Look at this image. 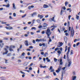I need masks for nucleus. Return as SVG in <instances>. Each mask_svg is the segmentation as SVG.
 I'll return each mask as SVG.
<instances>
[{"label":"nucleus","mask_w":80,"mask_h":80,"mask_svg":"<svg viewBox=\"0 0 80 80\" xmlns=\"http://www.w3.org/2000/svg\"><path fill=\"white\" fill-rule=\"evenodd\" d=\"M46 34H47L48 37L49 38V37H50V35H51L52 32H51L50 30V29H48L46 30Z\"/></svg>","instance_id":"1"},{"label":"nucleus","mask_w":80,"mask_h":80,"mask_svg":"<svg viewBox=\"0 0 80 80\" xmlns=\"http://www.w3.org/2000/svg\"><path fill=\"white\" fill-rule=\"evenodd\" d=\"M62 69V67L60 66H59L58 67V70H56V72L58 73L59 72H60V71L61 70V69Z\"/></svg>","instance_id":"2"},{"label":"nucleus","mask_w":80,"mask_h":80,"mask_svg":"<svg viewBox=\"0 0 80 80\" xmlns=\"http://www.w3.org/2000/svg\"><path fill=\"white\" fill-rule=\"evenodd\" d=\"M59 49H60V51H61V52H62V50H63V48H57L55 49V51H58Z\"/></svg>","instance_id":"3"},{"label":"nucleus","mask_w":80,"mask_h":80,"mask_svg":"<svg viewBox=\"0 0 80 80\" xmlns=\"http://www.w3.org/2000/svg\"><path fill=\"white\" fill-rule=\"evenodd\" d=\"M74 33V30H73V29L72 28V30L71 31V36L72 37H73Z\"/></svg>","instance_id":"4"},{"label":"nucleus","mask_w":80,"mask_h":80,"mask_svg":"<svg viewBox=\"0 0 80 80\" xmlns=\"http://www.w3.org/2000/svg\"><path fill=\"white\" fill-rule=\"evenodd\" d=\"M70 47H68V52L66 53V55H67V56L68 57V55L69 54V52H70Z\"/></svg>","instance_id":"5"},{"label":"nucleus","mask_w":80,"mask_h":80,"mask_svg":"<svg viewBox=\"0 0 80 80\" xmlns=\"http://www.w3.org/2000/svg\"><path fill=\"white\" fill-rule=\"evenodd\" d=\"M5 51H6L5 53V52H3V55H5V54H7V53H8V50H7V49L6 48H4Z\"/></svg>","instance_id":"6"},{"label":"nucleus","mask_w":80,"mask_h":80,"mask_svg":"<svg viewBox=\"0 0 80 80\" xmlns=\"http://www.w3.org/2000/svg\"><path fill=\"white\" fill-rule=\"evenodd\" d=\"M43 7L44 8H48L49 6L47 4H44L43 5Z\"/></svg>","instance_id":"7"},{"label":"nucleus","mask_w":80,"mask_h":80,"mask_svg":"<svg viewBox=\"0 0 80 80\" xmlns=\"http://www.w3.org/2000/svg\"><path fill=\"white\" fill-rule=\"evenodd\" d=\"M15 46L13 45L11 46L10 47V51H13V49L12 48H15Z\"/></svg>","instance_id":"8"},{"label":"nucleus","mask_w":80,"mask_h":80,"mask_svg":"<svg viewBox=\"0 0 80 80\" xmlns=\"http://www.w3.org/2000/svg\"><path fill=\"white\" fill-rule=\"evenodd\" d=\"M38 17H39L40 19H42V18H43V16L42 15L38 14Z\"/></svg>","instance_id":"9"},{"label":"nucleus","mask_w":80,"mask_h":80,"mask_svg":"<svg viewBox=\"0 0 80 80\" xmlns=\"http://www.w3.org/2000/svg\"><path fill=\"white\" fill-rule=\"evenodd\" d=\"M28 40H26L25 41V43L26 46H28Z\"/></svg>","instance_id":"10"},{"label":"nucleus","mask_w":80,"mask_h":80,"mask_svg":"<svg viewBox=\"0 0 80 80\" xmlns=\"http://www.w3.org/2000/svg\"><path fill=\"white\" fill-rule=\"evenodd\" d=\"M40 42H45L46 41V39H40Z\"/></svg>","instance_id":"11"},{"label":"nucleus","mask_w":80,"mask_h":80,"mask_svg":"<svg viewBox=\"0 0 80 80\" xmlns=\"http://www.w3.org/2000/svg\"><path fill=\"white\" fill-rule=\"evenodd\" d=\"M68 67H70V65L72 64V62L71 61H68Z\"/></svg>","instance_id":"12"},{"label":"nucleus","mask_w":80,"mask_h":80,"mask_svg":"<svg viewBox=\"0 0 80 80\" xmlns=\"http://www.w3.org/2000/svg\"><path fill=\"white\" fill-rule=\"evenodd\" d=\"M0 79L1 80H6V79L4 77H0Z\"/></svg>","instance_id":"13"},{"label":"nucleus","mask_w":80,"mask_h":80,"mask_svg":"<svg viewBox=\"0 0 80 80\" xmlns=\"http://www.w3.org/2000/svg\"><path fill=\"white\" fill-rule=\"evenodd\" d=\"M23 65L24 67H26L28 65V63L27 62H25L23 64Z\"/></svg>","instance_id":"14"},{"label":"nucleus","mask_w":80,"mask_h":80,"mask_svg":"<svg viewBox=\"0 0 80 80\" xmlns=\"http://www.w3.org/2000/svg\"><path fill=\"white\" fill-rule=\"evenodd\" d=\"M13 8V10H15V9H16V7H15V3H13L12 4Z\"/></svg>","instance_id":"15"},{"label":"nucleus","mask_w":80,"mask_h":80,"mask_svg":"<svg viewBox=\"0 0 80 80\" xmlns=\"http://www.w3.org/2000/svg\"><path fill=\"white\" fill-rule=\"evenodd\" d=\"M46 60H47V62H50V59H49L48 58H46Z\"/></svg>","instance_id":"16"},{"label":"nucleus","mask_w":80,"mask_h":80,"mask_svg":"<svg viewBox=\"0 0 80 80\" xmlns=\"http://www.w3.org/2000/svg\"><path fill=\"white\" fill-rule=\"evenodd\" d=\"M72 80H75V79H76V78H77V77H76V76H72Z\"/></svg>","instance_id":"17"},{"label":"nucleus","mask_w":80,"mask_h":80,"mask_svg":"<svg viewBox=\"0 0 80 80\" xmlns=\"http://www.w3.org/2000/svg\"><path fill=\"white\" fill-rule=\"evenodd\" d=\"M60 65H62L63 64V62H62V58L60 59Z\"/></svg>","instance_id":"18"},{"label":"nucleus","mask_w":80,"mask_h":80,"mask_svg":"<svg viewBox=\"0 0 80 80\" xmlns=\"http://www.w3.org/2000/svg\"><path fill=\"white\" fill-rule=\"evenodd\" d=\"M64 40L65 42L66 43L67 41V37H65L64 38Z\"/></svg>","instance_id":"19"},{"label":"nucleus","mask_w":80,"mask_h":80,"mask_svg":"<svg viewBox=\"0 0 80 80\" xmlns=\"http://www.w3.org/2000/svg\"><path fill=\"white\" fill-rule=\"evenodd\" d=\"M68 2L66 1L65 3V6L67 7V5H68Z\"/></svg>","instance_id":"20"},{"label":"nucleus","mask_w":80,"mask_h":80,"mask_svg":"<svg viewBox=\"0 0 80 80\" xmlns=\"http://www.w3.org/2000/svg\"><path fill=\"white\" fill-rule=\"evenodd\" d=\"M68 10L69 11V12H72V9H71V8H70L67 9V11H68Z\"/></svg>","instance_id":"21"},{"label":"nucleus","mask_w":80,"mask_h":80,"mask_svg":"<svg viewBox=\"0 0 80 80\" xmlns=\"http://www.w3.org/2000/svg\"><path fill=\"white\" fill-rule=\"evenodd\" d=\"M20 58H21V59H23L24 58H25V56H20Z\"/></svg>","instance_id":"22"},{"label":"nucleus","mask_w":80,"mask_h":80,"mask_svg":"<svg viewBox=\"0 0 80 80\" xmlns=\"http://www.w3.org/2000/svg\"><path fill=\"white\" fill-rule=\"evenodd\" d=\"M4 45V44L3 43H2V45L0 43V47H1V48H2L3 47V46Z\"/></svg>","instance_id":"23"},{"label":"nucleus","mask_w":80,"mask_h":80,"mask_svg":"<svg viewBox=\"0 0 80 80\" xmlns=\"http://www.w3.org/2000/svg\"><path fill=\"white\" fill-rule=\"evenodd\" d=\"M36 22H38V23H40L41 22V21H40V20L39 19H38L36 20Z\"/></svg>","instance_id":"24"},{"label":"nucleus","mask_w":80,"mask_h":80,"mask_svg":"<svg viewBox=\"0 0 80 80\" xmlns=\"http://www.w3.org/2000/svg\"><path fill=\"white\" fill-rule=\"evenodd\" d=\"M52 21H53V22H56V21L54 19V17H53L52 18Z\"/></svg>","instance_id":"25"},{"label":"nucleus","mask_w":80,"mask_h":80,"mask_svg":"<svg viewBox=\"0 0 80 80\" xmlns=\"http://www.w3.org/2000/svg\"><path fill=\"white\" fill-rule=\"evenodd\" d=\"M20 72L21 73H22V74H23L24 75H25V72H23L22 71H20Z\"/></svg>","instance_id":"26"},{"label":"nucleus","mask_w":80,"mask_h":80,"mask_svg":"<svg viewBox=\"0 0 80 80\" xmlns=\"http://www.w3.org/2000/svg\"><path fill=\"white\" fill-rule=\"evenodd\" d=\"M5 2H6L7 3H9V1L8 0H4Z\"/></svg>","instance_id":"27"},{"label":"nucleus","mask_w":80,"mask_h":80,"mask_svg":"<svg viewBox=\"0 0 80 80\" xmlns=\"http://www.w3.org/2000/svg\"><path fill=\"white\" fill-rule=\"evenodd\" d=\"M48 38H49V42H52V39H51V38H50V36H49V38L48 37Z\"/></svg>","instance_id":"28"},{"label":"nucleus","mask_w":80,"mask_h":80,"mask_svg":"<svg viewBox=\"0 0 80 80\" xmlns=\"http://www.w3.org/2000/svg\"><path fill=\"white\" fill-rule=\"evenodd\" d=\"M54 62H57V60H58V59H56V58H54Z\"/></svg>","instance_id":"29"},{"label":"nucleus","mask_w":80,"mask_h":80,"mask_svg":"<svg viewBox=\"0 0 80 80\" xmlns=\"http://www.w3.org/2000/svg\"><path fill=\"white\" fill-rule=\"evenodd\" d=\"M61 52H62V51H60V50H58V54H59V55L60 54H61Z\"/></svg>","instance_id":"30"},{"label":"nucleus","mask_w":80,"mask_h":80,"mask_svg":"<svg viewBox=\"0 0 80 80\" xmlns=\"http://www.w3.org/2000/svg\"><path fill=\"white\" fill-rule=\"evenodd\" d=\"M76 16L77 19V20H79V16L76 15Z\"/></svg>","instance_id":"31"},{"label":"nucleus","mask_w":80,"mask_h":80,"mask_svg":"<svg viewBox=\"0 0 80 80\" xmlns=\"http://www.w3.org/2000/svg\"><path fill=\"white\" fill-rule=\"evenodd\" d=\"M43 27L44 28H43V29H44V30H45V29L47 28V26H46L45 25H43Z\"/></svg>","instance_id":"32"},{"label":"nucleus","mask_w":80,"mask_h":80,"mask_svg":"<svg viewBox=\"0 0 80 80\" xmlns=\"http://www.w3.org/2000/svg\"><path fill=\"white\" fill-rule=\"evenodd\" d=\"M73 50H71V53L70 55H73Z\"/></svg>","instance_id":"33"},{"label":"nucleus","mask_w":80,"mask_h":80,"mask_svg":"<svg viewBox=\"0 0 80 80\" xmlns=\"http://www.w3.org/2000/svg\"><path fill=\"white\" fill-rule=\"evenodd\" d=\"M62 12H64V11L62 10L61 11V12H60V15H62Z\"/></svg>","instance_id":"34"},{"label":"nucleus","mask_w":80,"mask_h":80,"mask_svg":"<svg viewBox=\"0 0 80 80\" xmlns=\"http://www.w3.org/2000/svg\"><path fill=\"white\" fill-rule=\"evenodd\" d=\"M36 28H35V27H32L31 28V30H36Z\"/></svg>","instance_id":"35"},{"label":"nucleus","mask_w":80,"mask_h":80,"mask_svg":"<svg viewBox=\"0 0 80 80\" xmlns=\"http://www.w3.org/2000/svg\"><path fill=\"white\" fill-rule=\"evenodd\" d=\"M8 3V4H7V5L6 6V7H9V6H10V4H9V3Z\"/></svg>","instance_id":"36"},{"label":"nucleus","mask_w":80,"mask_h":80,"mask_svg":"<svg viewBox=\"0 0 80 80\" xmlns=\"http://www.w3.org/2000/svg\"><path fill=\"white\" fill-rule=\"evenodd\" d=\"M68 30L69 31H70L71 30V27H70L69 26H68Z\"/></svg>","instance_id":"37"},{"label":"nucleus","mask_w":80,"mask_h":80,"mask_svg":"<svg viewBox=\"0 0 80 80\" xmlns=\"http://www.w3.org/2000/svg\"><path fill=\"white\" fill-rule=\"evenodd\" d=\"M65 35L66 36H68L69 35V34L68 32H66L65 33Z\"/></svg>","instance_id":"38"},{"label":"nucleus","mask_w":80,"mask_h":80,"mask_svg":"<svg viewBox=\"0 0 80 80\" xmlns=\"http://www.w3.org/2000/svg\"><path fill=\"white\" fill-rule=\"evenodd\" d=\"M55 71V70L53 69H52L51 71V72H53Z\"/></svg>","instance_id":"39"},{"label":"nucleus","mask_w":80,"mask_h":80,"mask_svg":"<svg viewBox=\"0 0 80 80\" xmlns=\"http://www.w3.org/2000/svg\"><path fill=\"white\" fill-rule=\"evenodd\" d=\"M26 15H27V14H25L24 16H22V18H24V17H26Z\"/></svg>","instance_id":"40"},{"label":"nucleus","mask_w":80,"mask_h":80,"mask_svg":"<svg viewBox=\"0 0 80 80\" xmlns=\"http://www.w3.org/2000/svg\"><path fill=\"white\" fill-rule=\"evenodd\" d=\"M35 19H33L32 20V23L33 24V23H35Z\"/></svg>","instance_id":"41"},{"label":"nucleus","mask_w":80,"mask_h":80,"mask_svg":"<svg viewBox=\"0 0 80 80\" xmlns=\"http://www.w3.org/2000/svg\"><path fill=\"white\" fill-rule=\"evenodd\" d=\"M25 52H23L22 54V56H24V55H25Z\"/></svg>","instance_id":"42"},{"label":"nucleus","mask_w":80,"mask_h":80,"mask_svg":"<svg viewBox=\"0 0 80 80\" xmlns=\"http://www.w3.org/2000/svg\"><path fill=\"white\" fill-rule=\"evenodd\" d=\"M80 45V42H78V43H77L76 44V46H78V45Z\"/></svg>","instance_id":"43"},{"label":"nucleus","mask_w":80,"mask_h":80,"mask_svg":"<svg viewBox=\"0 0 80 80\" xmlns=\"http://www.w3.org/2000/svg\"><path fill=\"white\" fill-rule=\"evenodd\" d=\"M6 23H7V22H2V24H5Z\"/></svg>","instance_id":"44"},{"label":"nucleus","mask_w":80,"mask_h":80,"mask_svg":"<svg viewBox=\"0 0 80 80\" xmlns=\"http://www.w3.org/2000/svg\"><path fill=\"white\" fill-rule=\"evenodd\" d=\"M13 16H14V17H16V13H13Z\"/></svg>","instance_id":"45"},{"label":"nucleus","mask_w":80,"mask_h":80,"mask_svg":"<svg viewBox=\"0 0 80 80\" xmlns=\"http://www.w3.org/2000/svg\"><path fill=\"white\" fill-rule=\"evenodd\" d=\"M48 55V53H47V52H46L44 54V55L45 56V57H46V55Z\"/></svg>","instance_id":"46"},{"label":"nucleus","mask_w":80,"mask_h":80,"mask_svg":"<svg viewBox=\"0 0 80 80\" xmlns=\"http://www.w3.org/2000/svg\"><path fill=\"white\" fill-rule=\"evenodd\" d=\"M49 7H50L51 8H52V5H51V4H49Z\"/></svg>","instance_id":"47"},{"label":"nucleus","mask_w":80,"mask_h":80,"mask_svg":"<svg viewBox=\"0 0 80 80\" xmlns=\"http://www.w3.org/2000/svg\"><path fill=\"white\" fill-rule=\"evenodd\" d=\"M60 46H60V44H58V45H57V47L60 48Z\"/></svg>","instance_id":"48"},{"label":"nucleus","mask_w":80,"mask_h":80,"mask_svg":"<svg viewBox=\"0 0 80 80\" xmlns=\"http://www.w3.org/2000/svg\"><path fill=\"white\" fill-rule=\"evenodd\" d=\"M52 68H53V67H52V66H51L50 68L49 69V70H52Z\"/></svg>","instance_id":"49"},{"label":"nucleus","mask_w":80,"mask_h":80,"mask_svg":"<svg viewBox=\"0 0 80 80\" xmlns=\"http://www.w3.org/2000/svg\"><path fill=\"white\" fill-rule=\"evenodd\" d=\"M33 63H31V64H30V65H29V67H31V66H32V65H33Z\"/></svg>","instance_id":"50"},{"label":"nucleus","mask_w":80,"mask_h":80,"mask_svg":"<svg viewBox=\"0 0 80 80\" xmlns=\"http://www.w3.org/2000/svg\"><path fill=\"white\" fill-rule=\"evenodd\" d=\"M36 42H40V39L39 40L38 39H37L36 40Z\"/></svg>","instance_id":"51"},{"label":"nucleus","mask_w":80,"mask_h":80,"mask_svg":"<svg viewBox=\"0 0 80 80\" xmlns=\"http://www.w3.org/2000/svg\"><path fill=\"white\" fill-rule=\"evenodd\" d=\"M28 8L29 10H31V7H30V6H29V7H28Z\"/></svg>","instance_id":"52"},{"label":"nucleus","mask_w":80,"mask_h":80,"mask_svg":"<svg viewBox=\"0 0 80 80\" xmlns=\"http://www.w3.org/2000/svg\"><path fill=\"white\" fill-rule=\"evenodd\" d=\"M30 33L31 35H34V33L33 32H31Z\"/></svg>","instance_id":"53"},{"label":"nucleus","mask_w":80,"mask_h":80,"mask_svg":"<svg viewBox=\"0 0 80 80\" xmlns=\"http://www.w3.org/2000/svg\"><path fill=\"white\" fill-rule=\"evenodd\" d=\"M63 9L64 10H66V8H65V7H63Z\"/></svg>","instance_id":"54"},{"label":"nucleus","mask_w":80,"mask_h":80,"mask_svg":"<svg viewBox=\"0 0 80 80\" xmlns=\"http://www.w3.org/2000/svg\"><path fill=\"white\" fill-rule=\"evenodd\" d=\"M42 25H40L38 26L39 28H42Z\"/></svg>","instance_id":"55"},{"label":"nucleus","mask_w":80,"mask_h":80,"mask_svg":"<svg viewBox=\"0 0 80 80\" xmlns=\"http://www.w3.org/2000/svg\"><path fill=\"white\" fill-rule=\"evenodd\" d=\"M70 17H71V16L69 15L68 17V19L69 20H70Z\"/></svg>","instance_id":"56"},{"label":"nucleus","mask_w":80,"mask_h":80,"mask_svg":"<svg viewBox=\"0 0 80 80\" xmlns=\"http://www.w3.org/2000/svg\"><path fill=\"white\" fill-rule=\"evenodd\" d=\"M49 21H50V22H52V18H50L49 19Z\"/></svg>","instance_id":"57"},{"label":"nucleus","mask_w":80,"mask_h":80,"mask_svg":"<svg viewBox=\"0 0 80 80\" xmlns=\"http://www.w3.org/2000/svg\"><path fill=\"white\" fill-rule=\"evenodd\" d=\"M42 45H43V46L44 47H45V46H46L45 45V44L43 43L42 44Z\"/></svg>","instance_id":"58"},{"label":"nucleus","mask_w":80,"mask_h":80,"mask_svg":"<svg viewBox=\"0 0 80 80\" xmlns=\"http://www.w3.org/2000/svg\"><path fill=\"white\" fill-rule=\"evenodd\" d=\"M53 74L54 75V76H56V73H55V72H53Z\"/></svg>","instance_id":"59"},{"label":"nucleus","mask_w":80,"mask_h":80,"mask_svg":"<svg viewBox=\"0 0 80 80\" xmlns=\"http://www.w3.org/2000/svg\"><path fill=\"white\" fill-rule=\"evenodd\" d=\"M43 60L44 62V63H45V58H43Z\"/></svg>","instance_id":"60"},{"label":"nucleus","mask_w":80,"mask_h":80,"mask_svg":"<svg viewBox=\"0 0 80 80\" xmlns=\"http://www.w3.org/2000/svg\"><path fill=\"white\" fill-rule=\"evenodd\" d=\"M29 70H32V67H30L29 68Z\"/></svg>","instance_id":"61"},{"label":"nucleus","mask_w":80,"mask_h":80,"mask_svg":"<svg viewBox=\"0 0 80 80\" xmlns=\"http://www.w3.org/2000/svg\"><path fill=\"white\" fill-rule=\"evenodd\" d=\"M59 45H60V46H62V45H63V43L62 42L60 43Z\"/></svg>","instance_id":"62"},{"label":"nucleus","mask_w":80,"mask_h":80,"mask_svg":"<svg viewBox=\"0 0 80 80\" xmlns=\"http://www.w3.org/2000/svg\"><path fill=\"white\" fill-rule=\"evenodd\" d=\"M72 74L74 75H75V71H74L73 72Z\"/></svg>","instance_id":"63"},{"label":"nucleus","mask_w":80,"mask_h":80,"mask_svg":"<svg viewBox=\"0 0 80 80\" xmlns=\"http://www.w3.org/2000/svg\"><path fill=\"white\" fill-rule=\"evenodd\" d=\"M29 48H33V46H31L29 47Z\"/></svg>","instance_id":"64"}]
</instances>
